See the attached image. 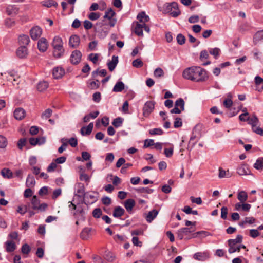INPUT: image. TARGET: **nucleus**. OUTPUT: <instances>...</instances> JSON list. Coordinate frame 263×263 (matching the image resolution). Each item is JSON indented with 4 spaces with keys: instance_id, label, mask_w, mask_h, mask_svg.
Here are the masks:
<instances>
[{
    "instance_id": "obj_11",
    "label": "nucleus",
    "mask_w": 263,
    "mask_h": 263,
    "mask_svg": "<svg viewBox=\"0 0 263 263\" xmlns=\"http://www.w3.org/2000/svg\"><path fill=\"white\" fill-rule=\"evenodd\" d=\"M16 54L20 59L26 58L28 54V50L27 47L20 46L16 51Z\"/></svg>"
},
{
    "instance_id": "obj_24",
    "label": "nucleus",
    "mask_w": 263,
    "mask_h": 263,
    "mask_svg": "<svg viewBox=\"0 0 263 263\" xmlns=\"http://www.w3.org/2000/svg\"><path fill=\"white\" fill-rule=\"evenodd\" d=\"M237 173L239 175H247L250 174V171L246 165H241L237 169Z\"/></svg>"
},
{
    "instance_id": "obj_10",
    "label": "nucleus",
    "mask_w": 263,
    "mask_h": 263,
    "mask_svg": "<svg viewBox=\"0 0 263 263\" xmlns=\"http://www.w3.org/2000/svg\"><path fill=\"white\" fill-rule=\"evenodd\" d=\"M82 53L81 52L78 50H76L73 51L70 57V62L72 64H78L79 63L81 60Z\"/></svg>"
},
{
    "instance_id": "obj_38",
    "label": "nucleus",
    "mask_w": 263,
    "mask_h": 263,
    "mask_svg": "<svg viewBox=\"0 0 263 263\" xmlns=\"http://www.w3.org/2000/svg\"><path fill=\"white\" fill-rule=\"evenodd\" d=\"M106 73L107 71L106 69H101L100 70L97 69L92 72V77L95 79L98 74H100L102 77H105Z\"/></svg>"
},
{
    "instance_id": "obj_21",
    "label": "nucleus",
    "mask_w": 263,
    "mask_h": 263,
    "mask_svg": "<svg viewBox=\"0 0 263 263\" xmlns=\"http://www.w3.org/2000/svg\"><path fill=\"white\" fill-rule=\"evenodd\" d=\"M158 211L157 210H153L149 211L145 217L146 220L148 222H151L157 216Z\"/></svg>"
},
{
    "instance_id": "obj_54",
    "label": "nucleus",
    "mask_w": 263,
    "mask_h": 263,
    "mask_svg": "<svg viewBox=\"0 0 263 263\" xmlns=\"http://www.w3.org/2000/svg\"><path fill=\"white\" fill-rule=\"evenodd\" d=\"M140 193H145L147 194L152 193L154 191L153 189H149L148 187H140L137 190Z\"/></svg>"
},
{
    "instance_id": "obj_47",
    "label": "nucleus",
    "mask_w": 263,
    "mask_h": 263,
    "mask_svg": "<svg viewBox=\"0 0 263 263\" xmlns=\"http://www.w3.org/2000/svg\"><path fill=\"white\" fill-rule=\"evenodd\" d=\"M31 251V248L28 244H24L21 248V252L24 254H28Z\"/></svg>"
},
{
    "instance_id": "obj_31",
    "label": "nucleus",
    "mask_w": 263,
    "mask_h": 263,
    "mask_svg": "<svg viewBox=\"0 0 263 263\" xmlns=\"http://www.w3.org/2000/svg\"><path fill=\"white\" fill-rule=\"evenodd\" d=\"M35 184V180L34 177L31 175H28L26 179V185L28 187H32Z\"/></svg>"
},
{
    "instance_id": "obj_51",
    "label": "nucleus",
    "mask_w": 263,
    "mask_h": 263,
    "mask_svg": "<svg viewBox=\"0 0 263 263\" xmlns=\"http://www.w3.org/2000/svg\"><path fill=\"white\" fill-rule=\"evenodd\" d=\"M99 55L97 53H91L89 55L88 59L92 61L93 63L96 64L98 61Z\"/></svg>"
},
{
    "instance_id": "obj_15",
    "label": "nucleus",
    "mask_w": 263,
    "mask_h": 263,
    "mask_svg": "<svg viewBox=\"0 0 263 263\" xmlns=\"http://www.w3.org/2000/svg\"><path fill=\"white\" fill-rule=\"evenodd\" d=\"M48 42L45 38L42 37L39 40L37 43V48L41 52H45L47 49Z\"/></svg>"
},
{
    "instance_id": "obj_8",
    "label": "nucleus",
    "mask_w": 263,
    "mask_h": 263,
    "mask_svg": "<svg viewBox=\"0 0 263 263\" xmlns=\"http://www.w3.org/2000/svg\"><path fill=\"white\" fill-rule=\"evenodd\" d=\"M155 102L153 101H147L144 105L143 108V115L145 117L148 116L153 111Z\"/></svg>"
},
{
    "instance_id": "obj_52",
    "label": "nucleus",
    "mask_w": 263,
    "mask_h": 263,
    "mask_svg": "<svg viewBox=\"0 0 263 263\" xmlns=\"http://www.w3.org/2000/svg\"><path fill=\"white\" fill-rule=\"evenodd\" d=\"M132 65L135 67L139 68L143 65V63L140 59H137L133 61Z\"/></svg>"
},
{
    "instance_id": "obj_34",
    "label": "nucleus",
    "mask_w": 263,
    "mask_h": 263,
    "mask_svg": "<svg viewBox=\"0 0 263 263\" xmlns=\"http://www.w3.org/2000/svg\"><path fill=\"white\" fill-rule=\"evenodd\" d=\"M134 32L138 36L143 35V24L137 22L134 29Z\"/></svg>"
},
{
    "instance_id": "obj_42",
    "label": "nucleus",
    "mask_w": 263,
    "mask_h": 263,
    "mask_svg": "<svg viewBox=\"0 0 263 263\" xmlns=\"http://www.w3.org/2000/svg\"><path fill=\"white\" fill-rule=\"evenodd\" d=\"M194 258L199 261H204L206 259V255L205 253L198 252L194 255Z\"/></svg>"
},
{
    "instance_id": "obj_39",
    "label": "nucleus",
    "mask_w": 263,
    "mask_h": 263,
    "mask_svg": "<svg viewBox=\"0 0 263 263\" xmlns=\"http://www.w3.org/2000/svg\"><path fill=\"white\" fill-rule=\"evenodd\" d=\"M48 87V83L46 81L41 82L38 83L37 89L39 91H43Z\"/></svg>"
},
{
    "instance_id": "obj_49",
    "label": "nucleus",
    "mask_w": 263,
    "mask_h": 263,
    "mask_svg": "<svg viewBox=\"0 0 263 263\" xmlns=\"http://www.w3.org/2000/svg\"><path fill=\"white\" fill-rule=\"evenodd\" d=\"M52 113V110L50 108H48L42 114V118L43 119H47L51 116Z\"/></svg>"
},
{
    "instance_id": "obj_37",
    "label": "nucleus",
    "mask_w": 263,
    "mask_h": 263,
    "mask_svg": "<svg viewBox=\"0 0 263 263\" xmlns=\"http://www.w3.org/2000/svg\"><path fill=\"white\" fill-rule=\"evenodd\" d=\"M43 6L49 8L52 6L56 7L58 5L57 3L53 0H45L41 2Z\"/></svg>"
},
{
    "instance_id": "obj_17",
    "label": "nucleus",
    "mask_w": 263,
    "mask_h": 263,
    "mask_svg": "<svg viewBox=\"0 0 263 263\" xmlns=\"http://www.w3.org/2000/svg\"><path fill=\"white\" fill-rule=\"evenodd\" d=\"M80 42L79 36L73 35L70 36L69 41V45L72 48H77L79 46Z\"/></svg>"
},
{
    "instance_id": "obj_6",
    "label": "nucleus",
    "mask_w": 263,
    "mask_h": 263,
    "mask_svg": "<svg viewBox=\"0 0 263 263\" xmlns=\"http://www.w3.org/2000/svg\"><path fill=\"white\" fill-rule=\"evenodd\" d=\"M116 15L115 11L111 9H108L105 13L103 18L109 20L108 25L110 27H114L117 23V19L114 18Z\"/></svg>"
},
{
    "instance_id": "obj_27",
    "label": "nucleus",
    "mask_w": 263,
    "mask_h": 263,
    "mask_svg": "<svg viewBox=\"0 0 263 263\" xmlns=\"http://www.w3.org/2000/svg\"><path fill=\"white\" fill-rule=\"evenodd\" d=\"M255 83L256 85V90L261 91L263 90V79L259 76L255 78Z\"/></svg>"
},
{
    "instance_id": "obj_44",
    "label": "nucleus",
    "mask_w": 263,
    "mask_h": 263,
    "mask_svg": "<svg viewBox=\"0 0 263 263\" xmlns=\"http://www.w3.org/2000/svg\"><path fill=\"white\" fill-rule=\"evenodd\" d=\"M100 86V82L98 80L91 81L88 84V87L91 89H96L99 88Z\"/></svg>"
},
{
    "instance_id": "obj_45",
    "label": "nucleus",
    "mask_w": 263,
    "mask_h": 263,
    "mask_svg": "<svg viewBox=\"0 0 263 263\" xmlns=\"http://www.w3.org/2000/svg\"><path fill=\"white\" fill-rule=\"evenodd\" d=\"M8 142L6 138L0 135V148H4L7 145Z\"/></svg>"
},
{
    "instance_id": "obj_48",
    "label": "nucleus",
    "mask_w": 263,
    "mask_h": 263,
    "mask_svg": "<svg viewBox=\"0 0 263 263\" xmlns=\"http://www.w3.org/2000/svg\"><path fill=\"white\" fill-rule=\"evenodd\" d=\"M149 133L152 135H161L163 134V132L161 128H154L149 130Z\"/></svg>"
},
{
    "instance_id": "obj_61",
    "label": "nucleus",
    "mask_w": 263,
    "mask_h": 263,
    "mask_svg": "<svg viewBox=\"0 0 263 263\" xmlns=\"http://www.w3.org/2000/svg\"><path fill=\"white\" fill-rule=\"evenodd\" d=\"M229 248L228 250V252L229 253L232 254L235 252H239L240 250V247H236L235 246H229Z\"/></svg>"
},
{
    "instance_id": "obj_20",
    "label": "nucleus",
    "mask_w": 263,
    "mask_h": 263,
    "mask_svg": "<svg viewBox=\"0 0 263 263\" xmlns=\"http://www.w3.org/2000/svg\"><path fill=\"white\" fill-rule=\"evenodd\" d=\"M118 63V57L116 55H113L112 57L111 61H109L107 63V66L108 69L110 71H112L115 68H116L117 64Z\"/></svg>"
},
{
    "instance_id": "obj_16",
    "label": "nucleus",
    "mask_w": 263,
    "mask_h": 263,
    "mask_svg": "<svg viewBox=\"0 0 263 263\" xmlns=\"http://www.w3.org/2000/svg\"><path fill=\"white\" fill-rule=\"evenodd\" d=\"M65 74L64 69L61 67H55L52 70V74L55 79H60Z\"/></svg>"
},
{
    "instance_id": "obj_7",
    "label": "nucleus",
    "mask_w": 263,
    "mask_h": 263,
    "mask_svg": "<svg viewBox=\"0 0 263 263\" xmlns=\"http://www.w3.org/2000/svg\"><path fill=\"white\" fill-rule=\"evenodd\" d=\"M1 75L2 76H5L7 80L8 81H11L13 80L12 83L13 85L15 84H18L17 80L19 78L17 76L16 73L14 70L1 73Z\"/></svg>"
},
{
    "instance_id": "obj_40",
    "label": "nucleus",
    "mask_w": 263,
    "mask_h": 263,
    "mask_svg": "<svg viewBox=\"0 0 263 263\" xmlns=\"http://www.w3.org/2000/svg\"><path fill=\"white\" fill-rule=\"evenodd\" d=\"M184 105L185 102L183 99L179 98L177 99L175 103V106L178 108H180L179 109H181L182 111H183L184 110Z\"/></svg>"
},
{
    "instance_id": "obj_19",
    "label": "nucleus",
    "mask_w": 263,
    "mask_h": 263,
    "mask_svg": "<svg viewBox=\"0 0 263 263\" xmlns=\"http://www.w3.org/2000/svg\"><path fill=\"white\" fill-rule=\"evenodd\" d=\"M26 112L25 110L22 108L15 109L14 111V117L16 120H22L25 116Z\"/></svg>"
},
{
    "instance_id": "obj_63",
    "label": "nucleus",
    "mask_w": 263,
    "mask_h": 263,
    "mask_svg": "<svg viewBox=\"0 0 263 263\" xmlns=\"http://www.w3.org/2000/svg\"><path fill=\"white\" fill-rule=\"evenodd\" d=\"M36 256L40 258H42L43 257L44 255V250L42 248H38L37 249V250L36 251Z\"/></svg>"
},
{
    "instance_id": "obj_50",
    "label": "nucleus",
    "mask_w": 263,
    "mask_h": 263,
    "mask_svg": "<svg viewBox=\"0 0 263 263\" xmlns=\"http://www.w3.org/2000/svg\"><path fill=\"white\" fill-rule=\"evenodd\" d=\"M220 49L218 48H211L209 50V53L214 55L215 59L219 56Z\"/></svg>"
},
{
    "instance_id": "obj_53",
    "label": "nucleus",
    "mask_w": 263,
    "mask_h": 263,
    "mask_svg": "<svg viewBox=\"0 0 263 263\" xmlns=\"http://www.w3.org/2000/svg\"><path fill=\"white\" fill-rule=\"evenodd\" d=\"M102 215V211L100 208H96L93 210L92 215L95 218H98Z\"/></svg>"
},
{
    "instance_id": "obj_26",
    "label": "nucleus",
    "mask_w": 263,
    "mask_h": 263,
    "mask_svg": "<svg viewBox=\"0 0 263 263\" xmlns=\"http://www.w3.org/2000/svg\"><path fill=\"white\" fill-rule=\"evenodd\" d=\"M125 213V210L123 208L120 206L115 208L113 212V216L116 218H119L123 216Z\"/></svg>"
},
{
    "instance_id": "obj_59",
    "label": "nucleus",
    "mask_w": 263,
    "mask_h": 263,
    "mask_svg": "<svg viewBox=\"0 0 263 263\" xmlns=\"http://www.w3.org/2000/svg\"><path fill=\"white\" fill-rule=\"evenodd\" d=\"M228 210L226 206H223L221 209V217L223 219H226L227 218Z\"/></svg>"
},
{
    "instance_id": "obj_4",
    "label": "nucleus",
    "mask_w": 263,
    "mask_h": 263,
    "mask_svg": "<svg viewBox=\"0 0 263 263\" xmlns=\"http://www.w3.org/2000/svg\"><path fill=\"white\" fill-rule=\"evenodd\" d=\"M247 122L249 124L251 125L252 130L254 132L257 134L263 135V129L257 126L259 122L258 118L255 114H253L251 118L248 117Z\"/></svg>"
},
{
    "instance_id": "obj_58",
    "label": "nucleus",
    "mask_w": 263,
    "mask_h": 263,
    "mask_svg": "<svg viewBox=\"0 0 263 263\" xmlns=\"http://www.w3.org/2000/svg\"><path fill=\"white\" fill-rule=\"evenodd\" d=\"M122 123V119L121 118H117L114 120L112 122L113 125L116 127H120Z\"/></svg>"
},
{
    "instance_id": "obj_32",
    "label": "nucleus",
    "mask_w": 263,
    "mask_h": 263,
    "mask_svg": "<svg viewBox=\"0 0 263 263\" xmlns=\"http://www.w3.org/2000/svg\"><path fill=\"white\" fill-rule=\"evenodd\" d=\"M90 232L91 229L90 228H85L84 229H83V230L80 233L81 238H82L83 240L87 239L89 237Z\"/></svg>"
},
{
    "instance_id": "obj_57",
    "label": "nucleus",
    "mask_w": 263,
    "mask_h": 263,
    "mask_svg": "<svg viewBox=\"0 0 263 263\" xmlns=\"http://www.w3.org/2000/svg\"><path fill=\"white\" fill-rule=\"evenodd\" d=\"M90 199V201H88L89 203H93L95 201H96L97 199L95 197V196L92 194H89V193H86L85 196H84V199Z\"/></svg>"
},
{
    "instance_id": "obj_43",
    "label": "nucleus",
    "mask_w": 263,
    "mask_h": 263,
    "mask_svg": "<svg viewBox=\"0 0 263 263\" xmlns=\"http://www.w3.org/2000/svg\"><path fill=\"white\" fill-rule=\"evenodd\" d=\"M2 175L7 178H11L13 177V174L9 169H3L1 171Z\"/></svg>"
},
{
    "instance_id": "obj_41",
    "label": "nucleus",
    "mask_w": 263,
    "mask_h": 263,
    "mask_svg": "<svg viewBox=\"0 0 263 263\" xmlns=\"http://www.w3.org/2000/svg\"><path fill=\"white\" fill-rule=\"evenodd\" d=\"M262 40H263V30L258 31L254 36V42L255 44Z\"/></svg>"
},
{
    "instance_id": "obj_30",
    "label": "nucleus",
    "mask_w": 263,
    "mask_h": 263,
    "mask_svg": "<svg viewBox=\"0 0 263 263\" xmlns=\"http://www.w3.org/2000/svg\"><path fill=\"white\" fill-rule=\"evenodd\" d=\"M6 250L8 252H13L16 249V245L12 241L8 240L5 243Z\"/></svg>"
},
{
    "instance_id": "obj_5",
    "label": "nucleus",
    "mask_w": 263,
    "mask_h": 263,
    "mask_svg": "<svg viewBox=\"0 0 263 263\" xmlns=\"http://www.w3.org/2000/svg\"><path fill=\"white\" fill-rule=\"evenodd\" d=\"M31 203L32 205V209L33 210H38L40 212L45 211L48 207V204L47 203H40V201L36 195H34L32 197Z\"/></svg>"
},
{
    "instance_id": "obj_55",
    "label": "nucleus",
    "mask_w": 263,
    "mask_h": 263,
    "mask_svg": "<svg viewBox=\"0 0 263 263\" xmlns=\"http://www.w3.org/2000/svg\"><path fill=\"white\" fill-rule=\"evenodd\" d=\"M177 41L179 45H183L185 43V37L182 34H179L177 36Z\"/></svg>"
},
{
    "instance_id": "obj_25",
    "label": "nucleus",
    "mask_w": 263,
    "mask_h": 263,
    "mask_svg": "<svg viewBox=\"0 0 263 263\" xmlns=\"http://www.w3.org/2000/svg\"><path fill=\"white\" fill-rule=\"evenodd\" d=\"M135 205V202L133 199H128L124 202V206L128 212H132L133 208Z\"/></svg>"
},
{
    "instance_id": "obj_2",
    "label": "nucleus",
    "mask_w": 263,
    "mask_h": 263,
    "mask_svg": "<svg viewBox=\"0 0 263 263\" xmlns=\"http://www.w3.org/2000/svg\"><path fill=\"white\" fill-rule=\"evenodd\" d=\"M63 42L61 37L55 36L53 39L52 46L53 48V54L55 58H59L63 56L64 52Z\"/></svg>"
},
{
    "instance_id": "obj_29",
    "label": "nucleus",
    "mask_w": 263,
    "mask_h": 263,
    "mask_svg": "<svg viewBox=\"0 0 263 263\" xmlns=\"http://www.w3.org/2000/svg\"><path fill=\"white\" fill-rule=\"evenodd\" d=\"M137 19L141 24H145L149 20V17L144 12H142L137 15Z\"/></svg>"
},
{
    "instance_id": "obj_36",
    "label": "nucleus",
    "mask_w": 263,
    "mask_h": 263,
    "mask_svg": "<svg viewBox=\"0 0 263 263\" xmlns=\"http://www.w3.org/2000/svg\"><path fill=\"white\" fill-rule=\"evenodd\" d=\"M124 87V84L121 81H119L115 84L112 90L114 92H121Z\"/></svg>"
},
{
    "instance_id": "obj_33",
    "label": "nucleus",
    "mask_w": 263,
    "mask_h": 263,
    "mask_svg": "<svg viewBox=\"0 0 263 263\" xmlns=\"http://www.w3.org/2000/svg\"><path fill=\"white\" fill-rule=\"evenodd\" d=\"M237 198L241 203L245 202L248 199V195L245 191H241L238 192Z\"/></svg>"
},
{
    "instance_id": "obj_35",
    "label": "nucleus",
    "mask_w": 263,
    "mask_h": 263,
    "mask_svg": "<svg viewBox=\"0 0 263 263\" xmlns=\"http://www.w3.org/2000/svg\"><path fill=\"white\" fill-rule=\"evenodd\" d=\"M253 166L257 170L262 171L263 170V157L258 158Z\"/></svg>"
},
{
    "instance_id": "obj_62",
    "label": "nucleus",
    "mask_w": 263,
    "mask_h": 263,
    "mask_svg": "<svg viewBox=\"0 0 263 263\" xmlns=\"http://www.w3.org/2000/svg\"><path fill=\"white\" fill-rule=\"evenodd\" d=\"M48 188L47 186H44L41 188L39 191L40 196H44L48 194Z\"/></svg>"
},
{
    "instance_id": "obj_56",
    "label": "nucleus",
    "mask_w": 263,
    "mask_h": 263,
    "mask_svg": "<svg viewBox=\"0 0 263 263\" xmlns=\"http://www.w3.org/2000/svg\"><path fill=\"white\" fill-rule=\"evenodd\" d=\"M100 16V14L99 12H91L88 15V18L92 21H95L98 19Z\"/></svg>"
},
{
    "instance_id": "obj_14",
    "label": "nucleus",
    "mask_w": 263,
    "mask_h": 263,
    "mask_svg": "<svg viewBox=\"0 0 263 263\" xmlns=\"http://www.w3.org/2000/svg\"><path fill=\"white\" fill-rule=\"evenodd\" d=\"M251 205L248 203H237L235 205V210L237 211L242 210L245 212H249L251 209Z\"/></svg>"
},
{
    "instance_id": "obj_13",
    "label": "nucleus",
    "mask_w": 263,
    "mask_h": 263,
    "mask_svg": "<svg viewBox=\"0 0 263 263\" xmlns=\"http://www.w3.org/2000/svg\"><path fill=\"white\" fill-rule=\"evenodd\" d=\"M194 230H192V228H183L180 229L177 232L178 237L180 239H182L183 237L193 232Z\"/></svg>"
},
{
    "instance_id": "obj_1",
    "label": "nucleus",
    "mask_w": 263,
    "mask_h": 263,
    "mask_svg": "<svg viewBox=\"0 0 263 263\" xmlns=\"http://www.w3.org/2000/svg\"><path fill=\"white\" fill-rule=\"evenodd\" d=\"M182 76L184 79L196 82H204L209 78L206 71L198 66H192L185 69Z\"/></svg>"
},
{
    "instance_id": "obj_46",
    "label": "nucleus",
    "mask_w": 263,
    "mask_h": 263,
    "mask_svg": "<svg viewBox=\"0 0 263 263\" xmlns=\"http://www.w3.org/2000/svg\"><path fill=\"white\" fill-rule=\"evenodd\" d=\"M164 71L161 68H157L154 72V75L155 77L160 78L164 76Z\"/></svg>"
},
{
    "instance_id": "obj_18",
    "label": "nucleus",
    "mask_w": 263,
    "mask_h": 263,
    "mask_svg": "<svg viewBox=\"0 0 263 263\" xmlns=\"http://www.w3.org/2000/svg\"><path fill=\"white\" fill-rule=\"evenodd\" d=\"M85 194L84 185L81 183H79L78 184V188L74 192V195L84 199Z\"/></svg>"
},
{
    "instance_id": "obj_23",
    "label": "nucleus",
    "mask_w": 263,
    "mask_h": 263,
    "mask_svg": "<svg viewBox=\"0 0 263 263\" xmlns=\"http://www.w3.org/2000/svg\"><path fill=\"white\" fill-rule=\"evenodd\" d=\"M232 176V173L231 172H230L229 170L226 171L221 167L219 168L218 177L220 178H230Z\"/></svg>"
},
{
    "instance_id": "obj_3",
    "label": "nucleus",
    "mask_w": 263,
    "mask_h": 263,
    "mask_svg": "<svg viewBox=\"0 0 263 263\" xmlns=\"http://www.w3.org/2000/svg\"><path fill=\"white\" fill-rule=\"evenodd\" d=\"M163 13H168L173 17H177L180 14L178 4L175 2L165 3L163 7Z\"/></svg>"
},
{
    "instance_id": "obj_64",
    "label": "nucleus",
    "mask_w": 263,
    "mask_h": 263,
    "mask_svg": "<svg viewBox=\"0 0 263 263\" xmlns=\"http://www.w3.org/2000/svg\"><path fill=\"white\" fill-rule=\"evenodd\" d=\"M68 143L72 147H75L78 145V140L76 138H71L69 139Z\"/></svg>"
},
{
    "instance_id": "obj_22",
    "label": "nucleus",
    "mask_w": 263,
    "mask_h": 263,
    "mask_svg": "<svg viewBox=\"0 0 263 263\" xmlns=\"http://www.w3.org/2000/svg\"><path fill=\"white\" fill-rule=\"evenodd\" d=\"M93 127V123H90L86 127H83L80 130L81 134L84 135H89L91 134Z\"/></svg>"
},
{
    "instance_id": "obj_60",
    "label": "nucleus",
    "mask_w": 263,
    "mask_h": 263,
    "mask_svg": "<svg viewBox=\"0 0 263 263\" xmlns=\"http://www.w3.org/2000/svg\"><path fill=\"white\" fill-rule=\"evenodd\" d=\"M155 144L154 140L153 139H146L144 141V143L143 147L144 148H147L148 147H150L152 145H154Z\"/></svg>"
},
{
    "instance_id": "obj_9",
    "label": "nucleus",
    "mask_w": 263,
    "mask_h": 263,
    "mask_svg": "<svg viewBox=\"0 0 263 263\" xmlns=\"http://www.w3.org/2000/svg\"><path fill=\"white\" fill-rule=\"evenodd\" d=\"M30 35L33 40H37L42 34V29L39 26L33 27L30 30Z\"/></svg>"
},
{
    "instance_id": "obj_28",
    "label": "nucleus",
    "mask_w": 263,
    "mask_h": 263,
    "mask_svg": "<svg viewBox=\"0 0 263 263\" xmlns=\"http://www.w3.org/2000/svg\"><path fill=\"white\" fill-rule=\"evenodd\" d=\"M243 236L238 235L235 239H231L228 241L229 246H235L237 243H241L242 241Z\"/></svg>"
},
{
    "instance_id": "obj_12",
    "label": "nucleus",
    "mask_w": 263,
    "mask_h": 263,
    "mask_svg": "<svg viewBox=\"0 0 263 263\" xmlns=\"http://www.w3.org/2000/svg\"><path fill=\"white\" fill-rule=\"evenodd\" d=\"M30 42L29 37L26 34H21L18 37V43L20 46L27 47Z\"/></svg>"
}]
</instances>
